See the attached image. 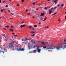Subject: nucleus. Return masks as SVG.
<instances>
[{"mask_svg":"<svg viewBox=\"0 0 66 66\" xmlns=\"http://www.w3.org/2000/svg\"><path fill=\"white\" fill-rule=\"evenodd\" d=\"M34 48H35V47H36V46H34Z\"/></svg>","mask_w":66,"mask_h":66,"instance_id":"052dcab7","label":"nucleus"},{"mask_svg":"<svg viewBox=\"0 0 66 66\" xmlns=\"http://www.w3.org/2000/svg\"><path fill=\"white\" fill-rule=\"evenodd\" d=\"M9 26H6L5 27V28H9Z\"/></svg>","mask_w":66,"mask_h":66,"instance_id":"f8f14e48","label":"nucleus"},{"mask_svg":"<svg viewBox=\"0 0 66 66\" xmlns=\"http://www.w3.org/2000/svg\"><path fill=\"white\" fill-rule=\"evenodd\" d=\"M51 9H49V14H51L53 12V11H51Z\"/></svg>","mask_w":66,"mask_h":66,"instance_id":"423d86ee","label":"nucleus"},{"mask_svg":"<svg viewBox=\"0 0 66 66\" xmlns=\"http://www.w3.org/2000/svg\"><path fill=\"white\" fill-rule=\"evenodd\" d=\"M34 44H36V43H35V42H34Z\"/></svg>","mask_w":66,"mask_h":66,"instance_id":"6e6d98bb","label":"nucleus"},{"mask_svg":"<svg viewBox=\"0 0 66 66\" xmlns=\"http://www.w3.org/2000/svg\"><path fill=\"white\" fill-rule=\"evenodd\" d=\"M24 22H21V25H22V24H23V23H24Z\"/></svg>","mask_w":66,"mask_h":66,"instance_id":"c9c22d12","label":"nucleus"},{"mask_svg":"<svg viewBox=\"0 0 66 66\" xmlns=\"http://www.w3.org/2000/svg\"><path fill=\"white\" fill-rule=\"evenodd\" d=\"M63 41H64V42H66V39H64V40Z\"/></svg>","mask_w":66,"mask_h":66,"instance_id":"c85d7f7f","label":"nucleus"},{"mask_svg":"<svg viewBox=\"0 0 66 66\" xmlns=\"http://www.w3.org/2000/svg\"><path fill=\"white\" fill-rule=\"evenodd\" d=\"M58 20L59 21H61V20H60V19H59V20Z\"/></svg>","mask_w":66,"mask_h":66,"instance_id":"a19ab883","label":"nucleus"},{"mask_svg":"<svg viewBox=\"0 0 66 66\" xmlns=\"http://www.w3.org/2000/svg\"><path fill=\"white\" fill-rule=\"evenodd\" d=\"M31 40V39H28L27 38H26V39L24 40V41H26V40Z\"/></svg>","mask_w":66,"mask_h":66,"instance_id":"9b49d317","label":"nucleus"},{"mask_svg":"<svg viewBox=\"0 0 66 66\" xmlns=\"http://www.w3.org/2000/svg\"><path fill=\"white\" fill-rule=\"evenodd\" d=\"M37 10H38V8H37L36 9V10L37 11Z\"/></svg>","mask_w":66,"mask_h":66,"instance_id":"0e129e2a","label":"nucleus"},{"mask_svg":"<svg viewBox=\"0 0 66 66\" xmlns=\"http://www.w3.org/2000/svg\"><path fill=\"white\" fill-rule=\"evenodd\" d=\"M12 43H15V42H12Z\"/></svg>","mask_w":66,"mask_h":66,"instance_id":"58836bf2","label":"nucleus"},{"mask_svg":"<svg viewBox=\"0 0 66 66\" xmlns=\"http://www.w3.org/2000/svg\"><path fill=\"white\" fill-rule=\"evenodd\" d=\"M17 50L18 51H23L24 50V49L23 48H22L21 47L19 48L18 49H17Z\"/></svg>","mask_w":66,"mask_h":66,"instance_id":"f03ea898","label":"nucleus"},{"mask_svg":"<svg viewBox=\"0 0 66 66\" xmlns=\"http://www.w3.org/2000/svg\"><path fill=\"white\" fill-rule=\"evenodd\" d=\"M1 12H3V9H2V10H1Z\"/></svg>","mask_w":66,"mask_h":66,"instance_id":"bb28decb","label":"nucleus"},{"mask_svg":"<svg viewBox=\"0 0 66 66\" xmlns=\"http://www.w3.org/2000/svg\"><path fill=\"white\" fill-rule=\"evenodd\" d=\"M9 46V47H10V48H12V47H13V44H12V43H10V44Z\"/></svg>","mask_w":66,"mask_h":66,"instance_id":"20e7f679","label":"nucleus"},{"mask_svg":"<svg viewBox=\"0 0 66 66\" xmlns=\"http://www.w3.org/2000/svg\"><path fill=\"white\" fill-rule=\"evenodd\" d=\"M11 28H13V26H11Z\"/></svg>","mask_w":66,"mask_h":66,"instance_id":"09e8293b","label":"nucleus"},{"mask_svg":"<svg viewBox=\"0 0 66 66\" xmlns=\"http://www.w3.org/2000/svg\"><path fill=\"white\" fill-rule=\"evenodd\" d=\"M42 49H38L37 48V50H33V52H37V51H38V52H39V53H40L41 50Z\"/></svg>","mask_w":66,"mask_h":66,"instance_id":"7ed1b4c3","label":"nucleus"},{"mask_svg":"<svg viewBox=\"0 0 66 66\" xmlns=\"http://www.w3.org/2000/svg\"><path fill=\"white\" fill-rule=\"evenodd\" d=\"M50 1V0H47V1Z\"/></svg>","mask_w":66,"mask_h":66,"instance_id":"338daca9","label":"nucleus"},{"mask_svg":"<svg viewBox=\"0 0 66 66\" xmlns=\"http://www.w3.org/2000/svg\"><path fill=\"white\" fill-rule=\"evenodd\" d=\"M65 19H66V16H65Z\"/></svg>","mask_w":66,"mask_h":66,"instance_id":"e2e57ef3","label":"nucleus"},{"mask_svg":"<svg viewBox=\"0 0 66 66\" xmlns=\"http://www.w3.org/2000/svg\"><path fill=\"white\" fill-rule=\"evenodd\" d=\"M1 2H2L1 1V0H0V3H1Z\"/></svg>","mask_w":66,"mask_h":66,"instance_id":"4d7b16f0","label":"nucleus"},{"mask_svg":"<svg viewBox=\"0 0 66 66\" xmlns=\"http://www.w3.org/2000/svg\"><path fill=\"white\" fill-rule=\"evenodd\" d=\"M21 1H22V2H24V0H22Z\"/></svg>","mask_w":66,"mask_h":66,"instance_id":"c03bdc74","label":"nucleus"},{"mask_svg":"<svg viewBox=\"0 0 66 66\" xmlns=\"http://www.w3.org/2000/svg\"><path fill=\"white\" fill-rule=\"evenodd\" d=\"M28 11V9H26V12H27Z\"/></svg>","mask_w":66,"mask_h":66,"instance_id":"e433bc0d","label":"nucleus"},{"mask_svg":"<svg viewBox=\"0 0 66 66\" xmlns=\"http://www.w3.org/2000/svg\"><path fill=\"white\" fill-rule=\"evenodd\" d=\"M30 14V13H28V14H27V15H29Z\"/></svg>","mask_w":66,"mask_h":66,"instance_id":"473e14b6","label":"nucleus"},{"mask_svg":"<svg viewBox=\"0 0 66 66\" xmlns=\"http://www.w3.org/2000/svg\"><path fill=\"white\" fill-rule=\"evenodd\" d=\"M8 12H10V10H8Z\"/></svg>","mask_w":66,"mask_h":66,"instance_id":"72a5a7b5","label":"nucleus"},{"mask_svg":"<svg viewBox=\"0 0 66 66\" xmlns=\"http://www.w3.org/2000/svg\"><path fill=\"white\" fill-rule=\"evenodd\" d=\"M31 52H32V51H29V53H31Z\"/></svg>","mask_w":66,"mask_h":66,"instance_id":"49530a36","label":"nucleus"},{"mask_svg":"<svg viewBox=\"0 0 66 66\" xmlns=\"http://www.w3.org/2000/svg\"><path fill=\"white\" fill-rule=\"evenodd\" d=\"M43 48H44V49H45L46 48L47 46L46 47H43Z\"/></svg>","mask_w":66,"mask_h":66,"instance_id":"412c9836","label":"nucleus"},{"mask_svg":"<svg viewBox=\"0 0 66 66\" xmlns=\"http://www.w3.org/2000/svg\"><path fill=\"white\" fill-rule=\"evenodd\" d=\"M40 23H41L40 22H39V24H40Z\"/></svg>","mask_w":66,"mask_h":66,"instance_id":"bf43d9fd","label":"nucleus"},{"mask_svg":"<svg viewBox=\"0 0 66 66\" xmlns=\"http://www.w3.org/2000/svg\"><path fill=\"white\" fill-rule=\"evenodd\" d=\"M31 42H33V41L32 40H31Z\"/></svg>","mask_w":66,"mask_h":66,"instance_id":"a18cd8bd","label":"nucleus"},{"mask_svg":"<svg viewBox=\"0 0 66 66\" xmlns=\"http://www.w3.org/2000/svg\"><path fill=\"white\" fill-rule=\"evenodd\" d=\"M17 35H14V36L16 37V36H17Z\"/></svg>","mask_w":66,"mask_h":66,"instance_id":"ea45409f","label":"nucleus"},{"mask_svg":"<svg viewBox=\"0 0 66 66\" xmlns=\"http://www.w3.org/2000/svg\"><path fill=\"white\" fill-rule=\"evenodd\" d=\"M46 18H45L44 20H43V21H45L46 20Z\"/></svg>","mask_w":66,"mask_h":66,"instance_id":"b1692460","label":"nucleus"},{"mask_svg":"<svg viewBox=\"0 0 66 66\" xmlns=\"http://www.w3.org/2000/svg\"><path fill=\"white\" fill-rule=\"evenodd\" d=\"M33 18H35V17H34V16L33 17Z\"/></svg>","mask_w":66,"mask_h":66,"instance_id":"774afa93","label":"nucleus"},{"mask_svg":"<svg viewBox=\"0 0 66 66\" xmlns=\"http://www.w3.org/2000/svg\"><path fill=\"white\" fill-rule=\"evenodd\" d=\"M34 27H37V25H34Z\"/></svg>","mask_w":66,"mask_h":66,"instance_id":"aec40b11","label":"nucleus"},{"mask_svg":"<svg viewBox=\"0 0 66 66\" xmlns=\"http://www.w3.org/2000/svg\"><path fill=\"white\" fill-rule=\"evenodd\" d=\"M58 0H56L54 1V2H55V4H56V3H57V1Z\"/></svg>","mask_w":66,"mask_h":66,"instance_id":"9d476101","label":"nucleus"},{"mask_svg":"<svg viewBox=\"0 0 66 66\" xmlns=\"http://www.w3.org/2000/svg\"><path fill=\"white\" fill-rule=\"evenodd\" d=\"M30 33H31L32 34H33V33H35V32H30Z\"/></svg>","mask_w":66,"mask_h":66,"instance_id":"f3484780","label":"nucleus"},{"mask_svg":"<svg viewBox=\"0 0 66 66\" xmlns=\"http://www.w3.org/2000/svg\"><path fill=\"white\" fill-rule=\"evenodd\" d=\"M53 8H51V10H53Z\"/></svg>","mask_w":66,"mask_h":66,"instance_id":"13d9d810","label":"nucleus"},{"mask_svg":"<svg viewBox=\"0 0 66 66\" xmlns=\"http://www.w3.org/2000/svg\"><path fill=\"white\" fill-rule=\"evenodd\" d=\"M11 14L12 15H14V14H13L12 13H11Z\"/></svg>","mask_w":66,"mask_h":66,"instance_id":"680f3d73","label":"nucleus"},{"mask_svg":"<svg viewBox=\"0 0 66 66\" xmlns=\"http://www.w3.org/2000/svg\"><path fill=\"white\" fill-rule=\"evenodd\" d=\"M39 47H41V46H38L37 47L38 49V48H39Z\"/></svg>","mask_w":66,"mask_h":66,"instance_id":"cd10ccee","label":"nucleus"},{"mask_svg":"<svg viewBox=\"0 0 66 66\" xmlns=\"http://www.w3.org/2000/svg\"><path fill=\"white\" fill-rule=\"evenodd\" d=\"M19 4H17V6H19Z\"/></svg>","mask_w":66,"mask_h":66,"instance_id":"8fccbe9b","label":"nucleus"},{"mask_svg":"<svg viewBox=\"0 0 66 66\" xmlns=\"http://www.w3.org/2000/svg\"><path fill=\"white\" fill-rule=\"evenodd\" d=\"M3 3H5L6 2H5V1H3Z\"/></svg>","mask_w":66,"mask_h":66,"instance_id":"7c9ffc66","label":"nucleus"},{"mask_svg":"<svg viewBox=\"0 0 66 66\" xmlns=\"http://www.w3.org/2000/svg\"><path fill=\"white\" fill-rule=\"evenodd\" d=\"M24 40H25V39H24ZM24 40H23V39H22V41H23Z\"/></svg>","mask_w":66,"mask_h":66,"instance_id":"79ce46f5","label":"nucleus"},{"mask_svg":"<svg viewBox=\"0 0 66 66\" xmlns=\"http://www.w3.org/2000/svg\"><path fill=\"white\" fill-rule=\"evenodd\" d=\"M3 29H4V30H6V28H3Z\"/></svg>","mask_w":66,"mask_h":66,"instance_id":"2f4dec72","label":"nucleus"},{"mask_svg":"<svg viewBox=\"0 0 66 66\" xmlns=\"http://www.w3.org/2000/svg\"><path fill=\"white\" fill-rule=\"evenodd\" d=\"M3 36H4V37H5V40H8L7 38H8V37H5V36L4 35H3Z\"/></svg>","mask_w":66,"mask_h":66,"instance_id":"0eeeda50","label":"nucleus"},{"mask_svg":"<svg viewBox=\"0 0 66 66\" xmlns=\"http://www.w3.org/2000/svg\"><path fill=\"white\" fill-rule=\"evenodd\" d=\"M40 5H41V4H39V6H40Z\"/></svg>","mask_w":66,"mask_h":66,"instance_id":"69168bd1","label":"nucleus"},{"mask_svg":"<svg viewBox=\"0 0 66 66\" xmlns=\"http://www.w3.org/2000/svg\"><path fill=\"white\" fill-rule=\"evenodd\" d=\"M52 46V45H47L46 47H47V49H53L56 48L57 50H59L61 49V46H55L53 47H51Z\"/></svg>","mask_w":66,"mask_h":66,"instance_id":"f257e3e1","label":"nucleus"},{"mask_svg":"<svg viewBox=\"0 0 66 66\" xmlns=\"http://www.w3.org/2000/svg\"><path fill=\"white\" fill-rule=\"evenodd\" d=\"M32 29L34 30H35V29L34 28H32Z\"/></svg>","mask_w":66,"mask_h":66,"instance_id":"de8ad7c7","label":"nucleus"},{"mask_svg":"<svg viewBox=\"0 0 66 66\" xmlns=\"http://www.w3.org/2000/svg\"><path fill=\"white\" fill-rule=\"evenodd\" d=\"M57 14V13H54V14H52V15H56V14Z\"/></svg>","mask_w":66,"mask_h":66,"instance_id":"ddd939ff","label":"nucleus"},{"mask_svg":"<svg viewBox=\"0 0 66 66\" xmlns=\"http://www.w3.org/2000/svg\"><path fill=\"white\" fill-rule=\"evenodd\" d=\"M29 27L30 28H31V26H29Z\"/></svg>","mask_w":66,"mask_h":66,"instance_id":"4c0bfd02","label":"nucleus"},{"mask_svg":"<svg viewBox=\"0 0 66 66\" xmlns=\"http://www.w3.org/2000/svg\"><path fill=\"white\" fill-rule=\"evenodd\" d=\"M4 51L5 52H7V50L6 49H4Z\"/></svg>","mask_w":66,"mask_h":66,"instance_id":"dca6fc26","label":"nucleus"},{"mask_svg":"<svg viewBox=\"0 0 66 66\" xmlns=\"http://www.w3.org/2000/svg\"><path fill=\"white\" fill-rule=\"evenodd\" d=\"M47 9H48V8L47 7H45L44 8V9L45 10H47Z\"/></svg>","mask_w":66,"mask_h":66,"instance_id":"4468645a","label":"nucleus"},{"mask_svg":"<svg viewBox=\"0 0 66 66\" xmlns=\"http://www.w3.org/2000/svg\"><path fill=\"white\" fill-rule=\"evenodd\" d=\"M2 52H3V53H4V52H5L4 51H2Z\"/></svg>","mask_w":66,"mask_h":66,"instance_id":"37998d69","label":"nucleus"},{"mask_svg":"<svg viewBox=\"0 0 66 66\" xmlns=\"http://www.w3.org/2000/svg\"><path fill=\"white\" fill-rule=\"evenodd\" d=\"M42 44H43L44 45H45V43H44V42H42V43H41Z\"/></svg>","mask_w":66,"mask_h":66,"instance_id":"6ab92c4d","label":"nucleus"},{"mask_svg":"<svg viewBox=\"0 0 66 66\" xmlns=\"http://www.w3.org/2000/svg\"><path fill=\"white\" fill-rule=\"evenodd\" d=\"M25 25H24V24H23V25H22V24L20 26V27L21 28H23V27H25Z\"/></svg>","mask_w":66,"mask_h":66,"instance_id":"1a4fd4ad","label":"nucleus"},{"mask_svg":"<svg viewBox=\"0 0 66 66\" xmlns=\"http://www.w3.org/2000/svg\"><path fill=\"white\" fill-rule=\"evenodd\" d=\"M45 14L44 13H41V14L40 16H44V15H45Z\"/></svg>","mask_w":66,"mask_h":66,"instance_id":"6e6552de","label":"nucleus"},{"mask_svg":"<svg viewBox=\"0 0 66 66\" xmlns=\"http://www.w3.org/2000/svg\"><path fill=\"white\" fill-rule=\"evenodd\" d=\"M10 30L11 31H12V32H13V29H10Z\"/></svg>","mask_w":66,"mask_h":66,"instance_id":"2eb2a0df","label":"nucleus"},{"mask_svg":"<svg viewBox=\"0 0 66 66\" xmlns=\"http://www.w3.org/2000/svg\"><path fill=\"white\" fill-rule=\"evenodd\" d=\"M15 46L16 47H17V46H18V45L17 44L15 45Z\"/></svg>","mask_w":66,"mask_h":66,"instance_id":"5701e85b","label":"nucleus"},{"mask_svg":"<svg viewBox=\"0 0 66 66\" xmlns=\"http://www.w3.org/2000/svg\"><path fill=\"white\" fill-rule=\"evenodd\" d=\"M30 47H32V46H31V45H30L29 44L28 47L29 48V50L31 49V48H30Z\"/></svg>","mask_w":66,"mask_h":66,"instance_id":"39448f33","label":"nucleus"},{"mask_svg":"<svg viewBox=\"0 0 66 66\" xmlns=\"http://www.w3.org/2000/svg\"><path fill=\"white\" fill-rule=\"evenodd\" d=\"M35 36V34H34L32 35H31V36Z\"/></svg>","mask_w":66,"mask_h":66,"instance_id":"a211bd4d","label":"nucleus"},{"mask_svg":"<svg viewBox=\"0 0 66 66\" xmlns=\"http://www.w3.org/2000/svg\"><path fill=\"white\" fill-rule=\"evenodd\" d=\"M1 51H2V49H1V50L0 49V53H1Z\"/></svg>","mask_w":66,"mask_h":66,"instance_id":"864d4df0","label":"nucleus"},{"mask_svg":"<svg viewBox=\"0 0 66 66\" xmlns=\"http://www.w3.org/2000/svg\"><path fill=\"white\" fill-rule=\"evenodd\" d=\"M35 4V3H33L32 4L33 5H34V4Z\"/></svg>","mask_w":66,"mask_h":66,"instance_id":"f704fd0d","label":"nucleus"},{"mask_svg":"<svg viewBox=\"0 0 66 66\" xmlns=\"http://www.w3.org/2000/svg\"><path fill=\"white\" fill-rule=\"evenodd\" d=\"M57 7L56 6V7H54V9H57Z\"/></svg>","mask_w":66,"mask_h":66,"instance_id":"4be33fe9","label":"nucleus"},{"mask_svg":"<svg viewBox=\"0 0 66 66\" xmlns=\"http://www.w3.org/2000/svg\"><path fill=\"white\" fill-rule=\"evenodd\" d=\"M60 4H58V6H60Z\"/></svg>","mask_w":66,"mask_h":66,"instance_id":"5fc2aeb1","label":"nucleus"},{"mask_svg":"<svg viewBox=\"0 0 66 66\" xmlns=\"http://www.w3.org/2000/svg\"><path fill=\"white\" fill-rule=\"evenodd\" d=\"M5 7H8V5H6V6H5Z\"/></svg>","mask_w":66,"mask_h":66,"instance_id":"c756f323","label":"nucleus"},{"mask_svg":"<svg viewBox=\"0 0 66 66\" xmlns=\"http://www.w3.org/2000/svg\"><path fill=\"white\" fill-rule=\"evenodd\" d=\"M12 34H13V35H15V33H13Z\"/></svg>","mask_w":66,"mask_h":66,"instance_id":"3c124183","label":"nucleus"},{"mask_svg":"<svg viewBox=\"0 0 66 66\" xmlns=\"http://www.w3.org/2000/svg\"><path fill=\"white\" fill-rule=\"evenodd\" d=\"M42 19H43V18H41V19H40V20H42Z\"/></svg>","mask_w":66,"mask_h":66,"instance_id":"603ef678","label":"nucleus"},{"mask_svg":"<svg viewBox=\"0 0 66 66\" xmlns=\"http://www.w3.org/2000/svg\"><path fill=\"white\" fill-rule=\"evenodd\" d=\"M64 5H63V4H62V5H61V6H64Z\"/></svg>","mask_w":66,"mask_h":66,"instance_id":"393cba45","label":"nucleus"},{"mask_svg":"<svg viewBox=\"0 0 66 66\" xmlns=\"http://www.w3.org/2000/svg\"><path fill=\"white\" fill-rule=\"evenodd\" d=\"M28 42V41H27V43H25V45H26V44H27Z\"/></svg>","mask_w":66,"mask_h":66,"instance_id":"a878e982","label":"nucleus"}]
</instances>
